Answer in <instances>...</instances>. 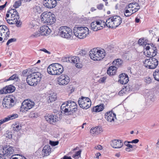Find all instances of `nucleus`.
<instances>
[{"label":"nucleus","mask_w":159,"mask_h":159,"mask_svg":"<svg viewBox=\"0 0 159 159\" xmlns=\"http://www.w3.org/2000/svg\"><path fill=\"white\" fill-rule=\"evenodd\" d=\"M6 19L7 22L10 24H15L17 27H20L21 22L19 19V16L16 10L11 9L7 11L6 15Z\"/></svg>","instance_id":"1"},{"label":"nucleus","mask_w":159,"mask_h":159,"mask_svg":"<svg viewBox=\"0 0 159 159\" xmlns=\"http://www.w3.org/2000/svg\"><path fill=\"white\" fill-rule=\"evenodd\" d=\"M77 106L74 101H69L64 102L61 107L62 112L65 115H71L75 113L77 110Z\"/></svg>","instance_id":"2"},{"label":"nucleus","mask_w":159,"mask_h":159,"mask_svg":"<svg viewBox=\"0 0 159 159\" xmlns=\"http://www.w3.org/2000/svg\"><path fill=\"white\" fill-rule=\"evenodd\" d=\"M41 75L39 72H31V73L27 76V82L30 86L36 85L41 79Z\"/></svg>","instance_id":"3"},{"label":"nucleus","mask_w":159,"mask_h":159,"mask_svg":"<svg viewBox=\"0 0 159 159\" xmlns=\"http://www.w3.org/2000/svg\"><path fill=\"white\" fill-rule=\"evenodd\" d=\"M74 35L79 39H84L89 34V30L86 27H75L73 30Z\"/></svg>","instance_id":"4"},{"label":"nucleus","mask_w":159,"mask_h":159,"mask_svg":"<svg viewBox=\"0 0 159 159\" xmlns=\"http://www.w3.org/2000/svg\"><path fill=\"white\" fill-rule=\"evenodd\" d=\"M121 22V18L120 16H111L107 19L106 24L109 28H115L119 25Z\"/></svg>","instance_id":"5"},{"label":"nucleus","mask_w":159,"mask_h":159,"mask_svg":"<svg viewBox=\"0 0 159 159\" xmlns=\"http://www.w3.org/2000/svg\"><path fill=\"white\" fill-rule=\"evenodd\" d=\"M42 21L46 24L52 25L55 23L56 19L55 16L50 12H44L41 15Z\"/></svg>","instance_id":"6"},{"label":"nucleus","mask_w":159,"mask_h":159,"mask_svg":"<svg viewBox=\"0 0 159 159\" xmlns=\"http://www.w3.org/2000/svg\"><path fill=\"white\" fill-rule=\"evenodd\" d=\"M62 61L63 62H70L75 64V66L78 68L82 67V61L78 57L72 56L63 57Z\"/></svg>","instance_id":"7"},{"label":"nucleus","mask_w":159,"mask_h":159,"mask_svg":"<svg viewBox=\"0 0 159 159\" xmlns=\"http://www.w3.org/2000/svg\"><path fill=\"white\" fill-rule=\"evenodd\" d=\"M59 35L61 37L67 39H71L73 35L72 30L67 26H61L59 29Z\"/></svg>","instance_id":"8"},{"label":"nucleus","mask_w":159,"mask_h":159,"mask_svg":"<svg viewBox=\"0 0 159 159\" xmlns=\"http://www.w3.org/2000/svg\"><path fill=\"white\" fill-rule=\"evenodd\" d=\"M106 22L102 20H98L92 22L90 25L91 29L95 31L102 29L105 26Z\"/></svg>","instance_id":"9"},{"label":"nucleus","mask_w":159,"mask_h":159,"mask_svg":"<svg viewBox=\"0 0 159 159\" xmlns=\"http://www.w3.org/2000/svg\"><path fill=\"white\" fill-rule=\"evenodd\" d=\"M34 102L30 99L24 100L22 103L20 107V111L25 112L32 108L34 106Z\"/></svg>","instance_id":"10"},{"label":"nucleus","mask_w":159,"mask_h":159,"mask_svg":"<svg viewBox=\"0 0 159 159\" xmlns=\"http://www.w3.org/2000/svg\"><path fill=\"white\" fill-rule=\"evenodd\" d=\"M144 66L148 68L154 69L158 65V61L155 58H150L144 61Z\"/></svg>","instance_id":"11"},{"label":"nucleus","mask_w":159,"mask_h":159,"mask_svg":"<svg viewBox=\"0 0 159 159\" xmlns=\"http://www.w3.org/2000/svg\"><path fill=\"white\" fill-rule=\"evenodd\" d=\"M78 104L80 107L83 109H87L89 108L91 105V102L90 99L88 97H82L79 98Z\"/></svg>","instance_id":"12"},{"label":"nucleus","mask_w":159,"mask_h":159,"mask_svg":"<svg viewBox=\"0 0 159 159\" xmlns=\"http://www.w3.org/2000/svg\"><path fill=\"white\" fill-rule=\"evenodd\" d=\"M10 34L8 28L5 25H0V41L7 40Z\"/></svg>","instance_id":"13"},{"label":"nucleus","mask_w":159,"mask_h":159,"mask_svg":"<svg viewBox=\"0 0 159 159\" xmlns=\"http://www.w3.org/2000/svg\"><path fill=\"white\" fill-rule=\"evenodd\" d=\"M14 149L12 146H8L0 148V155L5 156H10L14 154Z\"/></svg>","instance_id":"14"},{"label":"nucleus","mask_w":159,"mask_h":159,"mask_svg":"<svg viewBox=\"0 0 159 159\" xmlns=\"http://www.w3.org/2000/svg\"><path fill=\"white\" fill-rule=\"evenodd\" d=\"M14 100L11 96H7L4 98L2 102L4 107L10 108L14 104Z\"/></svg>","instance_id":"15"},{"label":"nucleus","mask_w":159,"mask_h":159,"mask_svg":"<svg viewBox=\"0 0 159 159\" xmlns=\"http://www.w3.org/2000/svg\"><path fill=\"white\" fill-rule=\"evenodd\" d=\"M150 47L148 45H145V49L146 50L147 55L148 57H151L155 56L157 54V49L156 47H155L153 44H151Z\"/></svg>","instance_id":"16"},{"label":"nucleus","mask_w":159,"mask_h":159,"mask_svg":"<svg viewBox=\"0 0 159 159\" xmlns=\"http://www.w3.org/2000/svg\"><path fill=\"white\" fill-rule=\"evenodd\" d=\"M47 102L48 103H50L55 101L57 99V96L56 93L52 91H49L45 94Z\"/></svg>","instance_id":"17"},{"label":"nucleus","mask_w":159,"mask_h":159,"mask_svg":"<svg viewBox=\"0 0 159 159\" xmlns=\"http://www.w3.org/2000/svg\"><path fill=\"white\" fill-rule=\"evenodd\" d=\"M57 81L59 85H65L69 83L70 78L66 75H61L58 77Z\"/></svg>","instance_id":"18"},{"label":"nucleus","mask_w":159,"mask_h":159,"mask_svg":"<svg viewBox=\"0 0 159 159\" xmlns=\"http://www.w3.org/2000/svg\"><path fill=\"white\" fill-rule=\"evenodd\" d=\"M45 118L48 123L53 125L58 120V117L55 115L48 114L45 116Z\"/></svg>","instance_id":"19"},{"label":"nucleus","mask_w":159,"mask_h":159,"mask_svg":"<svg viewBox=\"0 0 159 159\" xmlns=\"http://www.w3.org/2000/svg\"><path fill=\"white\" fill-rule=\"evenodd\" d=\"M97 48H94L90 50L89 52V55L90 58L94 61L101 60L100 57L98 55L97 52Z\"/></svg>","instance_id":"20"},{"label":"nucleus","mask_w":159,"mask_h":159,"mask_svg":"<svg viewBox=\"0 0 159 159\" xmlns=\"http://www.w3.org/2000/svg\"><path fill=\"white\" fill-rule=\"evenodd\" d=\"M126 8L130 9L134 13L140 9V6L137 2L130 3L126 6Z\"/></svg>","instance_id":"21"},{"label":"nucleus","mask_w":159,"mask_h":159,"mask_svg":"<svg viewBox=\"0 0 159 159\" xmlns=\"http://www.w3.org/2000/svg\"><path fill=\"white\" fill-rule=\"evenodd\" d=\"M44 6L46 7L51 9L55 7L57 5L56 0H45Z\"/></svg>","instance_id":"22"},{"label":"nucleus","mask_w":159,"mask_h":159,"mask_svg":"<svg viewBox=\"0 0 159 159\" xmlns=\"http://www.w3.org/2000/svg\"><path fill=\"white\" fill-rule=\"evenodd\" d=\"M106 118L108 122L111 123H114L116 119V115L111 111H110L106 114Z\"/></svg>","instance_id":"23"},{"label":"nucleus","mask_w":159,"mask_h":159,"mask_svg":"<svg viewBox=\"0 0 159 159\" xmlns=\"http://www.w3.org/2000/svg\"><path fill=\"white\" fill-rule=\"evenodd\" d=\"M111 145L115 148H120L123 145V142L120 140L115 139L112 141Z\"/></svg>","instance_id":"24"},{"label":"nucleus","mask_w":159,"mask_h":159,"mask_svg":"<svg viewBox=\"0 0 159 159\" xmlns=\"http://www.w3.org/2000/svg\"><path fill=\"white\" fill-rule=\"evenodd\" d=\"M119 81L120 83L125 84L127 83L129 81L128 75L125 73H122L119 75Z\"/></svg>","instance_id":"25"},{"label":"nucleus","mask_w":159,"mask_h":159,"mask_svg":"<svg viewBox=\"0 0 159 159\" xmlns=\"http://www.w3.org/2000/svg\"><path fill=\"white\" fill-rule=\"evenodd\" d=\"M41 35H48L51 32L50 29L46 25L41 27L39 30Z\"/></svg>","instance_id":"26"},{"label":"nucleus","mask_w":159,"mask_h":159,"mask_svg":"<svg viewBox=\"0 0 159 159\" xmlns=\"http://www.w3.org/2000/svg\"><path fill=\"white\" fill-rule=\"evenodd\" d=\"M102 131L101 127L98 126L92 128L90 130V132L92 135L95 136L99 134Z\"/></svg>","instance_id":"27"},{"label":"nucleus","mask_w":159,"mask_h":159,"mask_svg":"<svg viewBox=\"0 0 159 159\" xmlns=\"http://www.w3.org/2000/svg\"><path fill=\"white\" fill-rule=\"evenodd\" d=\"M55 66L56 69V75H60L63 71L64 68L61 64L56 63H55Z\"/></svg>","instance_id":"28"},{"label":"nucleus","mask_w":159,"mask_h":159,"mask_svg":"<svg viewBox=\"0 0 159 159\" xmlns=\"http://www.w3.org/2000/svg\"><path fill=\"white\" fill-rule=\"evenodd\" d=\"M51 148L50 146L48 145H45L43 148L42 152V154L43 157L48 155L51 153Z\"/></svg>","instance_id":"29"},{"label":"nucleus","mask_w":159,"mask_h":159,"mask_svg":"<svg viewBox=\"0 0 159 159\" xmlns=\"http://www.w3.org/2000/svg\"><path fill=\"white\" fill-rule=\"evenodd\" d=\"M47 70L48 73L51 75H56V69L55 63L50 65L47 68Z\"/></svg>","instance_id":"30"},{"label":"nucleus","mask_w":159,"mask_h":159,"mask_svg":"<svg viewBox=\"0 0 159 159\" xmlns=\"http://www.w3.org/2000/svg\"><path fill=\"white\" fill-rule=\"evenodd\" d=\"M117 70V68L115 66H111L109 67L107 71V74L110 75L115 74Z\"/></svg>","instance_id":"31"},{"label":"nucleus","mask_w":159,"mask_h":159,"mask_svg":"<svg viewBox=\"0 0 159 159\" xmlns=\"http://www.w3.org/2000/svg\"><path fill=\"white\" fill-rule=\"evenodd\" d=\"M97 52L98 54V55L100 57V59L101 60L104 58L106 56V53L104 49H100L99 48H96Z\"/></svg>","instance_id":"32"},{"label":"nucleus","mask_w":159,"mask_h":159,"mask_svg":"<svg viewBox=\"0 0 159 159\" xmlns=\"http://www.w3.org/2000/svg\"><path fill=\"white\" fill-rule=\"evenodd\" d=\"M15 90V88L12 85L6 86L4 88L5 93L13 92Z\"/></svg>","instance_id":"33"},{"label":"nucleus","mask_w":159,"mask_h":159,"mask_svg":"<svg viewBox=\"0 0 159 159\" xmlns=\"http://www.w3.org/2000/svg\"><path fill=\"white\" fill-rule=\"evenodd\" d=\"M18 115L17 114H13L11 115H8L7 117L4 118V119L6 122L8 121L14 119L18 117Z\"/></svg>","instance_id":"34"},{"label":"nucleus","mask_w":159,"mask_h":159,"mask_svg":"<svg viewBox=\"0 0 159 159\" xmlns=\"http://www.w3.org/2000/svg\"><path fill=\"white\" fill-rule=\"evenodd\" d=\"M104 106L103 104L97 106L93 108V111L95 112H99L102 111L104 108Z\"/></svg>","instance_id":"35"},{"label":"nucleus","mask_w":159,"mask_h":159,"mask_svg":"<svg viewBox=\"0 0 159 159\" xmlns=\"http://www.w3.org/2000/svg\"><path fill=\"white\" fill-rule=\"evenodd\" d=\"M134 13L130 9H127L126 6L125 9L124 14L126 16H129Z\"/></svg>","instance_id":"36"},{"label":"nucleus","mask_w":159,"mask_h":159,"mask_svg":"<svg viewBox=\"0 0 159 159\" xmlns=\"http://www.w3.org/2000/svg\"><path fill=\"white\" fill-rule=\"evenodd\" d=\"M138 43L140 45L142 46L144 48H145V45L146 46L149 45V44H147L146 42L145 41L144 39H140L138 41Z\"/></svg>","instance_id":"37"},{"label":"nucleus","mask_w":159,"mask_h":159,"mask_svg":"<svg viewBox=\"0 0 159 159\" xmlns=\"http://www.w3.org/2000/svg\"><path fill=\"white\" fill-rule=\"evenodd\" d=\"M122 64V61L120 59H117L114 60L112 62V64L117 66H120Z\"/></svg>","instance_id":"38"},{"label":"nucleus","mask_w":159,"mask_h":159,"mask_svg":"<svg viewBox=\"0 0 159 159\" xmlns=\"http://www.w3.org/2000/svg\"><path fill=\"white\" fill-rule=\"evenodd\" d=\"M33 9L35 13H40L42 11L41 7L39 6H35Z\"/></svg>","instance_id":"39"},{"label":"nucleus","mask_w":159,"mask_h":159,"mask_svg":"<svg viewBox=\"0 0 159 159\" xmlns=\"http://www.w3.org/2000/svg\"><path fill=\"white\" fill-rule=\"evenodd\" d=\"M153 75L155 79L159 81V70H156L153 73Z\"/></svg>","instance_id":"40"},{"label":"nucleus","mask_w":159,"mask_h":159,"mask_svg":"<svg viewBox=\"0 0 159 159\" xmlns=\"http://www.w3.org/2000/svg\"><path fill=\"white\" fill-rule=\"evenodd\" d=\"M19 80L18 76L16 74L13 75L7 80V81L13 80L17 81Z\"/></svg>","instance_id":"41"},{"label":"nucleus","mask_w":159,"mask_h":159,"mask_svg":"<svg viewBox=\"0 0 159 159\" xmlns=\"http://www.w3.org/2000/svg\"><path fill=\"white\" fill-rule=\"evenodd\" d=\"M13 127L15 130L18 131L21 129V126L19 124H16L13 125Z\"/></svg>","instance_id":"42"},{"label":"nucleus","mask_w":159,"mask_h":159,"mask_svg":"<svg viewBox=\"0 0 159 159\" xmlns=\"http://www.w3.org/2000/svg\"><path fill=\"white\" fill-rule=\"evenodd\" d=\"M41 35V34L39 30L35 32L31 36L33 38H37Z\"/></svg>","instance_id":"43"},{"label":"nucleus","mask_w":159,"mask_h":159,"mask_svg":"<svg viewBox=\"0 0 159 159\" xmlns=\"http://www.w3.org/2000/svg\"><path fill=\"white\" fill-rule=\"evenodd\" d=\"M29 116L30 118H36L38 116L37 113L32 112L30 113Z\"/></svg>","instance_id":"44"},{"label":"nucleus","mask_w":159,"mask_h":159,"mask_svg":"<svg viewBox=\"0 0 159 159\" xmlns=\"http://www.w3.org/2000/svg\"><path fill=\"white\" fill-rule=\"evenodd\" d=\"M126 89L123 88L118 93V94L120 96H122L124 94L126 93Z\"/></svg>","instance_id":"45"},{"label":"nucleus","mask_w":159,"mask_h":159,"mask_svg":"<svg viewBox=\"0 0 159 159\" xmlns=\"http://www.w3.org/2000/svg\"><path fill=\"white\" fill-rule=\"evenodd\" d=\"M59 142L58 141H50L49 144L52 146H55L58 144Z\"/></svg>","instance_id":"46"},{"label":"nucleus","mask_w":159,"mask_h":159,"mask_svg":"<svg viewBox=\"0 0 159 159\" xmlns=\"http://www.w3.org/2000/svg\"><path fill=\"white\" fill-rule=\"evenodd\" d=\"M81 152L80 151H78L75 154L73 155V157L75 158H78Z\"/></svg>","instance_id":"47"},{"label":"nucleus","mask_w":159,"mask_h":159,"mask_svg":"<svg viewBox=\"0 0 159 159\" xmlns=\"http://www.w3.org/2000/svg\"><path fill=\"white\" fill-rule=\"evenodd\" d=\"M5 136L9 139H10L12 137L11 134V132H8L5 134Z\"/></svg>","instance_id":"48"},{"label":"nucleus","mask_w":159,"mask_h":159,"mask_svg":"<svg viewBox=\"0 0 159 159\" xmlns=\"http://www.w3.org/2000/svg\"><path fill=\"white\" fill-rule=\"evenodd\" d=\"M16 41V39L13 38L11 39H9L8 41L7 42V45H9L10 43L14 42Z\"/></svg>","instance_id":"49"},{"label":"nucleus","mask_w":159,"mask_h":159,"mask_svg":"<svg viewBox=\"0 0 159 159\" xmlns=\"http://www.w3.org/2000/svg\"><path fill=\"white\" fill-rule=\"evenodd\" d=\"M124 89H126V92L127 93L128 92L132 89V87L130 86H126L124 88Z\"/></svg>","instance_id":"50"},{"label":"nucleus","mask_w":159,"mask_h":159,"mask_svg":"<svg viewBox=\"0 0 159 159\" xmlns=\"http://www.w3.org/2000/svg\"><path fill=\"white\" fill-rule=\"evenodd\" d=\"M103 5L102 4H100L97 6V8L99 10H102L103 7Z\"/></svg>","instance_id":"51"},{"label":"nucleus","mask_w":159,"mask_h":159,"mask_svg":"<svg viewBox=\"0 0 159 159\" xmlns=\"http://www.w3.org/2000/svg\"><path fill=\"white\" fill-rule=\"evenodd\" d=\"M30 73H31V72L29 71L28 70H24L23 72V75L26 74L27 76Z\"/></svg>","instance_id":"52"},{"label":"nucleus","mask_w":159,"mask_h":159,"mask_svg":"<svg viewBox=\"0 0 159 159\" xmlns=\"http://www.w3.org/2000/svg\"><path fill=\"white\" fill-rule=\"evenodd\" d=\"M39 51H42L43 52H45V53H48V54H50L51 53L50 52L48 51V50H47L45 48H43V49H41L39 50Z\"/></svg>","instance_id":"53"},{"label":"nucleus","mask_w":159,"mask_h":159,"mask_svg":"<svg viewBox=\"0 0 159 159\" xmlns=\"http://www.w3.org/2000/svg\"><path fill=\"white\" fill-rule=\"evenodd\" d=\"M95 148L99 150H101L102 149V146L101 145H98L97 146H96L95 147Z\"/></svg>","instance_id":"54"},{"label":"nucleus","mask_w":159,"mask_h":159,"mask_svg":"<svg viewBox=\"0 0 159 159\" xmlns=\"http://www.w3.org/2000/svg\"><path fill=\"white\" fill-rule=\"evenodd\" d=\"M145 81L147 83L149 84L151 82V79L149 77H146V79H145Z\"/></svg>","instance_id":"55"},{"label":"nucleus","mask_w":159,"mask_h":159,"mask_svg":"<svg viewBox=\"0 0 159 159\" xmlns=\"http://www.w3.org/2000/svg\"><path fill=\"white\" fill-rule=\"evenodd\" d=\"M106 79V78L105 77H103L102 78H101L99 80V82L101 83H103L105 81Z\"/></svg>","instance_id":"56"},{"label":"nucleus","mask_w":159,"mask_h":159,"mask_svg":"<svg viewBox=\"0 0 159 159\" xmlns=\"http://www.w3.org/2000/svg\"><path fill=\"white\" fill-rule=\"evenodd\" d=\"M139 142V140L137 139H136L132 140L131 141H130V143H137Z\"/></svg>","instance_id":"57"},{"label":"nucleus","mask_w":159,"mask_h":159,"mask_svg":"<svg viewBox=\"0 0 159 159\" xmlns=\"http://www.w3.org/2000/svg\"><path fill=\"white\" fill-rule=\"evenodd\" d=\"M7 3L6 2L4 5L0 6V10H2L6 7Z\"/></svg>","instance_id":"58"},{"label":"nucleus","mask_w":159,"mask_h":159,"mask_svg":"<svg viewBox=\"0 0 159 159\" xmlns=\"http://www.w3.org/2000/svg\"><path fill=\"white\" fill-rule=\"evenodd\" d=\"M85 52L83 50H80L78 54L80 56H83L84 55H85Z\"/></svg>","instance_id":"59"},{"label":"nucleus","mask_w":159,"mask_h":159,"mask_svg":"<svg viewBox=\"0 0 159 159\" xmlns=\"http://www.w3.org/2000/svg\"><path fill=\"white\" fill-rule=\"evenodd\" d=\"M16 157H12V159H20V155H16Z\"/></svg>","instance_id":"60"},{"label":"nucleus","mask_w":159,"mask_h":159,"mask_svg":"<svg viewBox=\"0 0 159 159\" xmlns=\"http://www.w3.org/2000/svg\"><path fill=\"white\" fill-rule=\"evenodd\" d=\"M5 93V91L4 90V88L2 90H0V94Z\"/></svg>","instance_id":"61"},{"label":"nucleus","mask_w":159,"mask_h":159,"mask_svg":"<svg viewBox=\"0 0 159 159\" xmlns=\"http://www.w3.org/2000/svg\"><path fill=\"white\" fill-rule=\"evenodd\" d=\"M156 146L159 148V138L157 139V142L156 144Z\"/></svg>","instance_id":"62"},{"label":"nucleus","mask_w":159,"mask_h":159,"mask_svg":"<svg viewBox=\"0 0 159 159\" xmlns=\"http://www.w3.org/2000/svg\"><path fill=\"white\" fill-rule=\"evenodd\" d=\"M63 159H72L70 157H68L66 156H65L63 158Z\"/></svg>","instance_id":"63"},{"label":"nucleus","mask_w":159,"mask_h":159,"mask_svg":"<svg viewBox=\"0 0 159 159\" xmlns=\"http://www.w3.org/2000/svg\"><path fill=\"white\" fill-rule=\"evenodd\" d=\"M5 122L4 119V118L0 120V126L3 123H5Z\"/></svg>","instance_id":"64"}]
</instances>
